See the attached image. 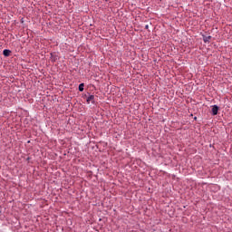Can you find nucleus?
<instances>
[{
  "label": "nucleus",
  "mask_w": 232,
  "mask_h": 232,
  "mask_svg": "<svg viewBox=\"0 0 232 232\" xmlns=\"http://www.w3.org/2000/svg\"><path fill=\"white\" fill-rule=\"evenodd\" d=\"M218 106L213 105L212 106V115H218Z\"/></svg>",
  "instance_id": "nucleus-1"
},
{
  "label": "nucleus",
  "mask_w": 232,
  "mask_h": 232,
  "mask_svg": "<svg viewBox=\"0 0 232 232\" xmlns=\"http://www.w3.org/2000/svg\"><path fill=\"white\" fill-rule=\"evenodd\" d=\"M95 101V96L94 95H90L88 98H87V103L90 104V102L93 103Z\"/></svg>",
  "instance_id": "nucleus-2"
},
{
  "label": "nucleus",
  "mask_w": 232,
  "mask_h": 232,
  "mask_svg": "<svg viewBox=\"0 0 232 232\" xmlns=\"http://www.w3.org/2000/svg\"><path fill=\"white\" fill-rule=\"evenodd\" d=\"M211 36H203L204 43H209Z\"/></svg>",
  "instance_id": "nucleus-4"
},
{
  "label": "nucleus",
  "mask_w": 232,
  "mask_h": 232,
  "mask_svg": "<svg viewBox=\"0 0 232 232\" xmlns=\"http://www.w3.org/2000/svg\"><path fill=\"white\" fill-rule=\"evenodd\" d=\"M79 91H80V92H84V83H81V84L79 85Z\"/></svg>",
  "instance_id": "nucleus-5"
},
{
  "label": "nucleus",
  "mask_w": 232,
  "mask_h": 232,
  "mask_svg": "<svg viewBox=\"0 0 232 232\" xmlns=\"http://www.w3.org/2000/svg\"><path fill=\"white\" fill-rule=\"evenodd\" d=\"M3 53H4V55H5V57H8V55H10V50L5 49L4 52H3Z\"/></svg>",
  "instance_id": "nucleus-3"
}]
</instances>
